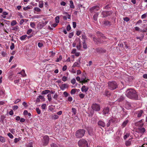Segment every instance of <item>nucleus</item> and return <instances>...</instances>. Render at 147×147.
Returning <instances> with one entry per match:
<instances>
[{"label": "nucleus", "instance_id": "f257e3e1", "mask_svg": "<svg viewBox=\"0 0 147 147\" xmlns=\"http://www.w3.org/2000/svg\"><path fill=\"white\" fill-rule=\"evenodd\" d=\"M125 95L129 98L138 99V95L136 91L132 89H127L126 91Z\"/></svg>", "mask_w": 147, "mask_h": 147}, {"label": "nucleus", "instance_id": "f03ea898", "mask_svg": "<svg viewBox=\"0 0 147 147\" xmlns=\"http://www.w3.org/2000/svg\"><path fill=\"white\" fill-rule=\"evenodd\" d=\"M85 133L86 131L84 129H80L76 131L75 135L76 138H80L84 136Z\"/></svg>", "mask_w": 147, "mask_h": 147}, {"label": "nucleus", "instance_id": "7ed1b4c3", "mask_svg": "<svg viewBox=\"0 0 147 147\" xmlns=\"http://www.w3.org/2000/svg\"><path fill=\"white\" fill-rule=\"evenodd\" d=\"M108 84L109 88L111 90H115L118 87L117 84L115 81L109 82Z\"/></svg>", "mask_w": 147, "mask_h": 147}, {"label": "nucleus", "instance_id": "20e7f679", "mask_svg": "<svg viewBox=\"0 0 147 147\" xmlns=\"http://www.w3.org/2000/svg\"><path fill=\"white\" fill-rule=\"evenodd\" d=\"M49 141V138L47 135H45L42 136V145L45 146L48 145Z\"/></svg>", "mask_w": 147, "mask_h": 147}, {"label": "nucleus", "instance_id": "39448f33", "mask_svg": "<svg viewBox=\"0 0 147 147\" xmlns=\"http://www.w3.org/2000/svg\"><path fill=\"white\" fill-rule=\"evenodd\" d=\"M78 144L79 147H83L88 145V143L86 140L84 139H82L79 141Z\"/></svg>", "mask_w": 147, "mask_h": 147}, {"label": "nucleus", "instance_id": "423d86ee", "mask_svg": "<svg viewBox=\"0 0 147 147\" xmlns=\"http://www.w3.org/2000/svg\"><path fill=\"white\" fill-rule=\"evenodd\" d=\"M112 13L113 12L112 11H103L102 12L101 14L102 15V17L104 18L111 15Z\"/></svg>", "mask_w": 147, "mask_h": 147}, {"label": "nucleus", "instance_id": "0eeeda50", "mask_svg": "<svg viewBox=\"0 0 147 147\" xmlns=\"http://www.w3.org/2000/svg\"><path fill=\"white\" fill-rule=\"evenodd\" d=\"M92 108L93 110L95 111H99L100 109V105L96 103L93 104L92 106Z\"/></svg>", "mask_w": 147, "mask_h": 147}, {"label": "nucleus", "instance_id": "6e6552de", "mask_svg": "<svg viewBox=\"0 0 147 147\" xmlns=\"http://www.w3.org/2000/svg\"><path fill=\"white\" fill-rule=\"evenodd\" d=\"M144 112L142 110H138L136 111L135 115L138 118H140L143 116Z\"/></svg>", "mask_w": 147, "mask_h": 147}, {"label": "nucleus", "instance_id": "1a4fd4ad", "mask_svg": "<svg viewBox=\"0 0 147 147\" xmlns=\"http://www.w3.org/2000/svg\"><path fill=\"white\" fill-rule=\"evenodd\" d=\"M95 53H104L106 52V50L104 49L101 47H98L95 49Z\"/></svg>", "mask_w": 147, "mask_h": 147}, {"label": "nucleus", "instance_id": "9d476101", "mask_svg": "<svg viewBox=\"0 0 147 147\" xmlns=\"http://www.w3.org/2000/svg\"><path fill=\"white\" fill-rule=\"evenodd\" d=\"M91 36L92 37L94 41L96 43L98 44V42L101 43L102 42V41L99 38L98 39L95 38L94 36H92V35H91Z\"/></svg>", "mask_w": 147, "mask_h": 147}, {"label": "nucleus", "instance_id": "9b49d317", "mask_svg": "<svg viewBox=\"0 0 147 147\" xmlns=\"http://www.w3.org/2000/svg\"><path fill=\"white\" fill-rule=\"evenodd\" d=\"M144 120L143 119H141L139 121L136 123V125L140 127H142L144 125Z\"/></svg>", "mask_w": 147, "mask_h": 147}, {"label": "nucleus", "instance_id": "f8f14e48", "mask_svg": "<svg viewBox=\"0 0 147 147\" xmlns=\"http://www.w3.org/2000/svg\"><path fill=\"white\" fill-rule=\"evenodd\" d=\"M98 124L99 126L102 127H104L106 126L105 123L101 120H99L98 122Z\"/></svg>", "mask_w": 147, "mask_h": 147}, {"label": "nucleus", "instance_id": "ddd939ff", "mask_svg": "<svg viewBox=\"0 0 147 147\" xmlns=\"http://www.w3.org/2000/svg\"><path fill=\"white\" fill-rule=\"evenodd\" d=\"M99 7L98 5L94 6L90 8V11L91 12H93L95 11H98L99 10Z\"/></svg>", "mask_w": 147, "mask_h": 147}, {"label": "nucleus", "instance_id": "4468645a", "mask_svg": "<svg viewBox=\"0 0 147 147\" xmlns=\"http://www.w3.org/2000/svg\"><path fill=\"white\" fill-rule=\"evenodd\" d=\"M96 33L98 35V36L99 39L100 38H102L105 39L106 38L105 37L103 34H102L99 31H97V32Z\"/></svg>", "mask_w": 147, "mask_h": 147}, {"label": "nucleus", "instance_id": "2eb2a0df", "mask_svg": "<svg viewBox=\"0 0 147 147\" xmlns=\"http://www.w3.org/2000/svg\"><path fill=\"white\" fill-rule=\"evenodd\" d=\"M60 88L62 90H63L65 88L68 87V85L67 84H62L61 86H59Z\"/></svg>", "mask_w": 147, "mask_h": 147}, {"label": "nucleus", "instance_id": "dca6fc26", "mask_svg": "<svg viewBox=\"0 0 147 147\" xmlns=\"http://www.w3.org/2000/svg\"><path fill=\"white\" fill-rule=\"evenodd\" d=\"M87 129L89 134L91 136H92L93 135V133L92 128L90 127H88Z\"/></svg>", "mask_w": 147, "mask_h": 147}, {"label": "nucleus", "instance_id": "f3484780", "mask_svg": "<svg viewBox=\"0 0 147 147\" xmlns=\"http://www.w3.org/2000/svg\"><path fill=\"white\" fill-rule=\"evenodd\" d=\"M109 111V108L108 107H105L103 109V114L104 115L108 113Z\"/></svg>", "mask_w": 147, "mask_h": 147}, {"label": "nucleus", "instance_id": "a211bd4d", "mask_svg": "<svg viewBox=\"0 0 147 147\" xmlns=\"http://www.w3.org/2000/svg\"><path fill=\"white\" fill-rule=\"evenodd\" d=\"M103 24L106 26H110L111 25V22L108 20L103 21Z\"/></svg>", "mask_w": 147, "mask_h": 147}, {"label": "nucleus", "instance_id": "6ab92c4d", "mask_svg": "<svg viewBox=\"0 0 147 147\" xmlns=\"http://www.w3.org/2000/svg\"><path fill=\"white\" fill-rule=\"evenodd\" d=\"M81 91L83 92H87L88 90V88L86 87L85 86H83L81 89Z\"/></svg>", "mask_w": 147, "mask_h": 147}, {"label": "nucleus", "instance_id": "aec40b11", "mask_svg": "<svg viewBox=\"0 0 147 147\" xmlns=\"http://www.w3.org/2000/svg\"><path fill=\"white\" fill-rule=\"evenodd\" d=\"M111 94L110 92L108 90H105V92H104L103 95H105L108 97H109Z\"/></svg>", "mask_w": 147, "mask_h": 147}, {"label": "nucleus", "instance_id": "412c9836", "mask_svg": "<svg viewBox=\"0 0 147 147\" xmlns=\"http://www.w3.org/2000/svg\"><path fill=\"white\" fill-rule=\"evenodd\" d=\"M129 121L128 119H126L124 121L121 125V127L122 128L124 127L128 123Z\"/></svg>", "mask_w": 147, "mask_h": 147}, {"label": "nucleus", "instance_id": "4be33fe9", "mask_svg": "<svg viewBox=\"0 0 147 147\" xmlns=\"http://www.w3.org/2000/svg\"><path fill=\"white\" fill-rule=\"evenodd\" d=\"M131 139H129L128 140L126 141L125 144L126 146H130L131 144Z\"/></svg>", "mask_w": 147, "mask_h": 147}, {"label": "nucleus", "instance_id": "5701e85b", "mask_svg": "<svg viewBox=\"0 0 147 147\" xmlns=\"http://www.w3.org/2000/svg\"><path fill=\"white\" fill-rule=\"evenodd\" d=\"M76 47L77 49L78 50H80L82 47L80 40V39L78 40V44L76 46Z\"/></svg>", "mask_w": 147, "mask_h": 147}, {"label": "nucleus", "instance_id": "b1692460", "mask_svg": "<svg viewBox=\"0 0 147 147\" xmlns=\"http://www.w3.org/2000/svg\"><path fill=\"white\" fill-rule=\"evenodd\" d=\"M12 30L13 31H19V27L18 26L13 27Z\"/></svg>", "mask_w": 147, "mask_h": 147}, {"label": "nucleus", "instance_id": "393cba45", "mask_svg": "<svg viewBox=\"0 0 147 147\" xmlns=\"http://www.w3.org/2000/svg\"><path fill=\"white\" fill-rule=\"evenodd\" d=\"M80 63L78 62H75L74 63L72 66L73 67H79L80 65Z\"/></svg>", "mask_w": 147, "mask_h": 147}, {"label": "nucleus", "instance_id": "a878e982", "mask_svg": "<svg viewBox=\"0 0 147 147\" xmlns=\"http://www.w3.org/2000/svg\"><path fill=\"white\" fill-rule=\"evenodd\" d=\"M44 2L43 1H40L39 2V6L40 8L43 7V6Z\"/></svg>", "mask_w": 147, "mask_h": 147}, {"label": "nucleus", "instance_id": "bb28decb", "mask_svg": "<svg viewBox=\"0 0 147 147\" xmlns=\"http://www.w3.org/2000/svg\"><path fill=\"white\" fill-rule=\"evenodd\" d=\"M27 36V35H24L20 36V39L21 40H25Z\"/></svg>", "mask_w": 147, "mask_h": 147}, {"label": "nucleus", "instance_id": "cd10ccee", "mask_svg": "<svg viewBox=\"0 0 147 147\" xmlns=\"http://www.w3.org/2000/svg\"><path fill=\"white\" fill-rule=\"evenodd\" d=\"M139 130L141 134L144 133L145 131V128L144 127L142 128V127H140V128H139Z\"/></svg>", "mask_w": 147, "mask_h": 147}, {"label": "nucleus", "instance_id": "c85d7f7f", "mask_svg": "<svg viewBox=\"0 0 147 147\" xmlns=\"http://www.w3.org/2000/svg\"><path fill=\"white\" fill-rule=\"evenodd\" d=\"M50 92V91L49 90H46L42 91L41 94L42 95L46 94H48Z\"/></svg>", "mask_w": 147, "mask_h": 147}, {"label": "nucleus", "instance_id": "c756f323", "mask_svg": "<svg viewBox=\"0 0 147 147\" xmlns=\"http://www.w3.org/2000/svg\"><path fill=\"white\" fill-rule=\"evenodd\" d=\"M32 6L30 5H28L26 7H24L23 8V9L25 10L26 11L28 9H32Z\"/></svg>", "mask_w": 147, "mask_h": 147}, {"label": "nucleus", "instance_id": "7c9ffc66", "mask_svg": "<svg viewBox=\"0 0 147 147\" xmlns=\"http://www.w3.org/2000/svg\"><path fill=\"white\" fill-rule=\"evenodd\" d=\"M98 13H95L93 16V18L94 20L96 21L97 18L98 16Z\"/></svg>", "mask_w": 147, "mask_h": 147}, {"label": "nucleus", "instance_id": "2f4dec72", "mask_svg": "<svg viewBox=\"0 0 147 147\" xmlns=\"http://www.w3.org/2000/svg\"><path fill=\"white\" fill-rule=\"evenodd\" d=\"M82 43L83 48L85 49H86L87 48V45L86 43H85V40H83Z\"/></svg>", "mask_w": 147, "mask_h": 147}, {"label": "nucleus", "instance_id": "473e14b6", "mask_svg": "<svg viewBox=\"0 0 147 147\" xmlns=\"http://www.w3.org/2000/svg\"><path fill=\"white\" fill-rule=\"evenodd\" d=\"M0 141L3 143L5 142V139L3 137L0 136Z\"/></svg>", "mask_w": 147, "mask_h": 147}, {"label": "nucleus", "instance_id": "72a5a7b5", "mask_svg": "<svg viewBox=\"0 0 147 147\" xmlns=\"http://www.w3.org/2000/svg\"><path fill=\"white\" fill-rule=\"evenodd\" d=\"M33 142L30 141L29 143L26 145V146L27 147H33Z\"/></svg>", "mask_w": 147, "mask_h": 147}, {"label": "nucleus", "instance_id": "f704fd0d", "mask_svg": "<svg viewBox=\"0 0 147 147\" xmlns=\"http://www.w3.org/2000/svg\"><path fill=\"white\" fill-rule=\"evenodd\" d=\"M55 21L56 23H58L59 22V16H57L55 18Z\"/></svg>", "mask_w": 147, "mask_h": 147}, {"label": "nucleus", "instance_id": "c9c22d12", "mask_svg": "<svg viewBox=\"0 0 147 147\" xmlns=\"http://www.w3.org/2000/svg\"><path fill=\"white\" fill-rule=\"evenodd\" d=\"M62 59V57L61 55H60L59 56V58H57L55 61L57 62H58L61 61Z\"/></svg>", "mask_w": 147, "mask_h": 147}, {"label": "nucleus", "instance_id": "e433bc0d", "mask_svg": "<svg viewBox=\"0 0 147 147\" xmlns=\"http://www.w3.org/2000/svg\"><path fill=\"white\" fill-rule=\"evenodd\" d=\"M70 7L71 8H74V3H73L72 1H70Z\"/></svg>", "mask_w": 147, "mask_h": 147}, {"label": "nucleus", "instance_id": "4c0bfd02", "mask_svg": "<svg viewBox=\"0 0 147 147\" xmlns=\"http://www.w3.org/2000/svg\"><path fill=\"white\" fill-rule=\"evenodd\" d=\"M14 79L15 80L14 81V84H18V83L19 82L20 78H15Z\"/></svg>", "mask_w": 147, "mask_h": 147}, {"label": "nucleus", "instance_id": "58836bf2", "mask_svg": "<svg viewBox=\"0 0 147 147\" xmlns=\"http://www.w3.org/2000/svg\"><path fill=\"white\" fill-rule=\"evenodd\" d=\"M71 110H72V112L73 113V114L74 115H76V109L75 108L73 107V108H72L71 109Z\"/></svg>", "mask_w": 147, "mask_h": 147}, {"label": "nucleus", "instance_id": "ea45409f", "mask_svg": "<svg viewBox=\"0 0 147 147\" xmlns=\"http://www.w3.org/2000/svg\"><path fill=\"white\" fill-rule=\"evenodd\" d=\"M30 26L32 28H34L36 26L34 22H31L30 23Z\"/></svg>", "mask_w": 147, "mask_h": 147}, {"label": "nucleus", "instance_id": "a19ab883", "mask_svg": "<svg viewBox=\"0 0 147 147\" xmlns=\"http://www.w3.org/2000/svg\"><path fill=\"white\" fill-rule=\"evenodd\" d=\"M124 99V97L123 96H121L117 100L118 101L121 102Z\"/></svg>", "mask_w": 147, "mask_h": 147}, {"label": "nucleus", "instance_id": "79ce46f5", "mask_svg": "<svg viewBox=\"0 0 147 147\" xmlns=\"http://www.w3.org/2000/svg\"><path fill=\"white\" fill-rule=\"evenodd\" d=\"M48 99L49 101H50L52 100V98L51 95V94H48L47 95Z\"/></svg>", "mask_w": 147, "mask_h": 147}, {"label": "nucleus", "instance_id": "37998d69", "mask_svg": "<svg viewBox=\"0 0 147 147\" xmlns=\"http://www.w3.org/2000/svg\"><path fill=\"white\" fill-rule=\"evenodd\" d=\"M5 118V116L3 115H1L0 118V121L2 122H3L4 121V120Z\"/></svg>", "mask_w": 147, "mask_h": 147}, {"label": "nucleus", "instance_id": "c03bdc74", "mask_svg": "<svg viewBox=\"0 0 147 147\" xmlns=\"http://www.w3.org/2000/svg\"><path fill=\"white\" fill-rule=\"evenodd\" d=\"M32 31V30L31 29H29L26 32V34L28 35H29Z\"/></svg>", "mask_w": 147, "mask_h": 147}, {"label": "nucleus", "instance_id": "a18cd8bd", "mask_svg": "<svg viewBox=\"0 0 147 147\" xmlns=\"http://www.w3.org/2000/svg\"><path fill=\"white\" fill-rule=\"evenodd\" d=\"M62 80L63 82L66 81L67 80V77L65 76H63L62 79Z\"/></svg>", "mask_w": 147, "mask_h": 147}, {"label": "nucleus", "instance_id": "49530a36", "mask_svg": "<svg viewBox=\"0 0 147 147\" xmlns=\"http://www.w3.org/2000/svg\"><path fill=\"white\" fill-rule=\"evenodd\" d=\"M50 145L51 147H58V145L54 143H51Z\"/></svg>", "mask_w": 147, "mask_h": 147}, {"label": "nucleus", "instance_id": "de8ad7c7", "mask_svg": "<svg viewBox=\"0 0 147 147\" xmlns=\"http://www.w3.org/2000/svg\"><path fill=\"white\" fill-rule=\"evenodd\" d=\"M17 24V22L16 21L13 20L12 21L11 23V25L12 26H13L16 25Z\"/></svg>", "mask_w": 147, "mask_h": 147}, {"label": "nucleus", "instance_id": "09e8293b", "mask_svg": "<svg viewBox=\"0 0 147 147\" xmlns=\"http://www.w3.org/2000/svg\"><path fill=\"white\" fill-rule=\"evenodd\" d=\"M59 117V116L56 115H54L52 116V118L54 119H58Z\"/></svg>", "mask_w": 147, "mask_h": 147}, {"label": "nucleus", "instance_id": "8fccbe9b", "mask_svg": "<svg viewBox=\"0 0 147 147\" xmlns=\"http://www.w3.org/2000/svg\"><path fill=\"white\" fill-rule=\"evenodd\" d=\"M76 89H72L71 90V92H70L71 94L72 95L74 94L76 92Z\"/></svg>", "mask_w": 147, "mask_h": 147}, {"label": "nucleus", "instance_id": "3c124183", "mask_svg": "<svg viewBox=\"0 0 147 147\" xmlns=\"http://www.w3.org/2000/svg\"><path fill=\"white\" fill-rule=\"evenodd\" d=\"M34 11L37 12H40L41 11L40 9L37 7H35L34 9Z\"/></svg>", "mask_w": 147, "mask_h": 147}, {"label": "nucleus", "instance_id": "603ef678", "mask_svg": "<svg viewBox=\"0 0 147 147\" xmlns=\"http://www.w3.org/2000/svg\"><path fill=\"white\" fill-rule=\"evenodd\" d=\"M129 136V134L128 133H126V134L123 137L124 139L126 140L128 137Z\"/></svg>", "mask_w": 147, "mask_h": 147}, {"label": "nucleus", "instance_id": "864d4df0", "mask_svg": "<svg viewBox=\"0 0 147 147\" xmlns=\"http://www.w3.org/2000/svg\"><path fill=\"white\" fill-rule=\"evenodd\" d=\"M15 47V45L14 43H11V45L10 47V49L11 50H13Z\"/></svg>", "mask_w": 147, "mask_h": 147}, {"label": "nucleus", "instance_id": "5fc2aeb1", "mask_svg": "<svg viewBox=\"0 0 147 147\" xmlns=\"http://www.w3.org/2000/svg\"><path fill=\"white\" fill-rule=\"evenodd\" d=\"M147 14V12L142 15L141 16V18L142 19H143L145 18L146 17V15Z\"/></svg>", "mask_w": 147, "mask_h": 147}, {"label": "nucleus", "instance_id": "6e6d98bb", "mask_svg": "<svg viewBox=\"0 0 147 147\" xmlns=\"http://www.w3.org/2000/svg\"><path fill=\"white\" fill-rule=\"evenodd\" d=\"M74 34L73 32H70L69 34L68 37L69 38H71L73 36Z\"/></svg>", "mask_w": 147, "mask_h": 147}, {"label": "nucleus", "instance_id": "4d7b16f0", "mask_svg": "<svg viewBox=\"0 0 147 147\" xmlns=\"http://www.w3.org/2000/svg\"><path fill=\"white\" fill-rule=\"evenodd\" d=\"M76 82V80L75 78H73L71 80V83L73 84H74Z\"/></svg>", "mask_w": 147, "mask_h": 147}, {"label": "nucleus", "instance_id": "13d9d810", "mask_svg": "<svg viewBox=\"0 0 147 147\" xmlns=\"http://www.w3.org/2000/svg\"><path fill=\"white\" fill-rule=\"evenodd\" d=\"M12 108L13 110H16L18 108V107L17 105H14L12 107Z\"/></svg>", "mask_w": 147, "mask_h": 147}, {"label": "nucleus", "instance_id": "bf43d9fd", "mask_svg": "<svg viewBox=\"0 0 147 147\" xmlns=\"http://www.w3.org/2000/svg\"><path fill=\"white\" fill-rule=\"evenodd\" d=\"M123 20L124 21H126V22H127L130 19L129 18L127 17H126L123 18Z\"/></svg>", "mask_w": 147, "mask_h": 147}, {"label": "nucleus", "instance_id": "052dcab7", "mask_svg": "<svg viewBox=\"0 0 147 147\" xmlns=\"http://www.w3.org/2000/svg\"><path fill=\"white\" fill-rule=\"evenodd\" d=\"M7 136L10 138L12 139L13 138V136L10 133H9L7 134Z\"/></svg>", "mask_w": 147, "mask_h": 147}, {"label": "nucleus", "instance_id": "680f3d73", "mask_svg": "<svg viewBox=\"0 0 147 147\" xmlns=\"http://www.w3.org/2000/svg\"><path fill=\"white\" fill-rule=\"evenodd\" d=\"M144 35H143L141 37H136V38L137 39H140V41H142V40L144 38Z\"/></svg>", "mask_w": 147, "mask_h": 147}, {"label": "nucleus", "instance_id": "e2e57ef3", "mask_svg": "<svg viewBox=\"0 0 147 147\" xmlns=\"http://www.w3.org/2000/svg\"><path fill=\"white\" fill-rule=\"evenodd\" d=\"M58 96V95L56 93L54 95L53 98L54 99L56 100H57Z\"/></svg>", "mask_w": 147, "mask_h": 147}, {"label": "nucleus", "instance_id": "0e129e2a", "mask_svg": "<svg viewBox=\"0 0 147 147\" xmlns=\"http://www.w3.org/2000/svg\"><path fill=\"white\" fill-rule=\"evenodd\" d=\"M111 123H114L116 122V119L114 118L111 119H110Z\"/></svg>", "mask_w": 147, "mask_h": 147}, {"label": "nucleus", "instance_id": "69168bd1", "mask_svg": "<svg viewBox=\"0 0 147 147\" xmlns=\"http://www.w3.org/2000/svg\"><path fill=\"white\" fill-rule=\"evenodd\" d=\"M36 111L38 114H40L41 113V111L38 108H36Z\"/></svg>", "mask_w": 147, "mask_h": 147}, {"label": "nucleus", "instance_id": "338daca9", "mask_svg": "<svg viewBox=\"0 0 147 147\" xmlns=\"http://www.w3.org/2000/svg\"><path fill=\"white\" fill-rule=\"evenodd\" d=\"M9 131L13 134H14L15 133V131L14 129H9Z\"/></svg>", "mask_w": 147, "mask_h": 147}, {"label": "nucleus", "instance_id": "774afa93", "mask_svg": "<svg viewBox=\"0 0 147 147\" xmlns=\"http://www.w3.org/2000/svg\"><path fill=\"white\" fill-rule=\"evenodd\" d=\"M49 53L51 54V56L52 57H53L55 55V53L53 52V51H51L49 52Z\"/></svg>", "mask_w": 147, "mask_h": 147}]
</instances>
